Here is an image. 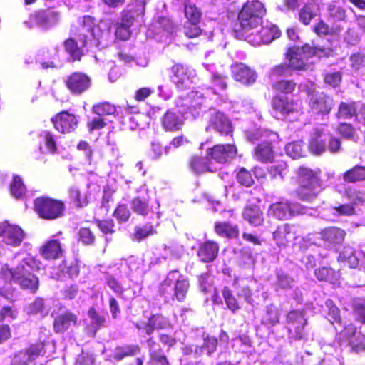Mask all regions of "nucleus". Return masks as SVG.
<instances>
[{"label": "nucleus", "instance_id": "393cba45", "mask_svg": "<svg viewBox=\"0 0 365 365\" xmlns=\"http://www.w3.org/2000/svg\"><path fill=\"white\" fill-rule=\"evenodd\" d=\"M320 5L317 0H308L298 10V20L304 26H309L319 14Z\"/></svg>", "mask_w": 365, "mask_h": 365}, {"label": "nucleus", "instance_id": "c85d7f7f", "mask_svg": "<svg viewBox=\"0 0 365 365\" xmlns=\"http://www.w3.org/2000/svg\"><path fill=\"white\" fill-rule=\"evenodd\" d=\"M210 125L222 135H228L233 131L230 120L220 111H215L211 114Z\"/></svg>", "mask_w": 365, "mask_h": 365}, {"label": "nucleus", "instance_id": "4d7b16f0", "mask_svg": "<svg viewBox=\"0 0 365 365\" xmlns=\"http://www.w3.org/2000/svg\"><path fill=\"white\" fill-rule=\"evenodd\" d=\"M63 272L71 278L76 277L80 272V266L77 259H64L60 264Z\"/></svg>", "mask_w": 365, "mask_h": 365}, {"label": "nucleus", "instance_id": "79ce46f5", "mask_svg": "<svg viewBox=\"0 0 365 365\" xmlns=\"http://www.w3.org/2000/svg\"><path fill=\"white\" fill-rule=\"evenodd\" d=\"M157 231L155 225L150 222H148L143 225H138L134 228V231L131 235L133 241L140 242L148 237L155 235Z\"/></svg>", "mask_w": 365, "mask_h": 365}, {"label": "nucleus", "instance_id": "a19ab883", "mask_svg": "<svg viewBox=\"0 0 365 365\" xmlns=\"http://www.w3.org/2000/svg\"><path fill=\"white\" fill-rule=\"evenodd\" d=\"M184 5V13L187 21L200 22L202 13L193 0H177Z\"/></svg>", "mask_w": 365, "mask_h": 365}, {"label": "nucleus", "instance_id": "4c0bfd02", "mask_svg": "<svg viewBox=\"0 0 365 365\" xmlns=\"http://www.w3.org/2000/svg\"><path fill=\"white\" fill-rule=\"evenodd\" d=\"M341 26H329L324 20H318L312 26V31L318 36H337L342 31Z\"/></svg>", "mask_w": 365, "mask_h": 365}, {"label": "nucleus", "instance_id": "f8f14e48", "mask_svg": "<svg viewBox=\"0 0 365 365\" xmlns=\"http://www.w3.org/2000/svg\"><path fill=\"white\" fill-rule=\"evenodd\" d=\"M56 130L61 134H70L75 132L79 125V117L70 110H61L51 118Z\"/></svg>", "mask_w": 365, "mask_h": 365}, {"label": "nucleus", "instance_id": "2f4dec72", "mask_svg": "<svg viewBox=\"0 0 365 365\" xmlns=\"http://www.w3.org/2000/svg\"><path fill=\"white\" fill-rule=\"evenodd\" d=\"M141 353V348L138 344H123L116 346L111 357L116 362L122 361L126 358L135 356Z\"/></svg>", "mask_w": 365, "mask_h": 365}, {"label": "nucleus", "instance_id": "de8ad7c7", "mask_svg": "<svg viewBox=\"0 0 365 365\" xmlns=\"http://www.w3.org/2000/svg\"><path fill=\"white\" fill-rule=\"evenodd\" d=\"M217 346L218 340L216 337L207 336L204 338V341L202 346H195V356L196 358L199 357L204 352H206L210 356L216 351Z\"/></svg>", "mask_w": 365, "mask_h": 365}, {"label": "nucleus", "instance_id": "20e7f679", "mask_svg": "<svg viewBox=\"0 0 365 365\" xmlns=\"http://www.w3.org/2000/svg\"><path fill=\"white\" fill-rule=\"evenodd\" d=\"M190 288L187 278L180 276L174 282L167 277L158 287V293L165 303H172L175 300L182 302L187 298Z\"/></svg>", "mask_w": 365, "mask_h": 365}, {"label": "nucleus", "instance_id": "864d4df0", "mask_svg": "<svg viewBox=\"0 0 365 365\" xmlns=\"http://www.w3.org/2000/svg\"><path fill=\"white\" fill-rule=\"evenodd\" d=\"M325 306L327 308V313L326 314L327 319L332 324H341V317L339 307L336 305L334 301L331 299H327L325 301Z\"/></svg>", "mask_w": 365, "mask_h": 365}, {"label": "nucleus", "instance_id": "72a5a7b5", "mask_svg": "<svg viewBox=\"0 0 365 365\" xmlns=\"http://www.w3.org/2000/svg\"><path fill=\"white\" fill-rule=\"evenodd\" d=\"M242 217L253 226H260L264 222L263 212L255 204L247 205L242 211Z\"/></svg>", "mask_w": 365, "mask_h": 365}, {"label": "nucleus", "instance_id": "4468645a", "mask_svg": "<svg viewBox=\"0 0 365 365\" xmlns=\"http://www.w3.org/2000/svg\"><path fill=\"white\" fill-rule=\"evenodd\" d=\"M52 327L56 334H64L73 327H77L80 320L76 314L70 309H65L61 312H53Z\"/></svg>", "mask_w": 365, "mask_h": 365}, {"label": "nucleus", "instance_id": "aec40b11", "mask_svg": "<svg viewBox=\"0 0 365 365\" xmlns=\"http://www.w3.org/2000/svg\"><path fill=\"white\" fill-rule=\"evenodd\" d=\"M297 232L294 225L284 223L273 232V239L279 247H287L297 238Z\"/></svg>", "mask_w": 365, "mask_h": 365}, {"label": "nucleus", "instance_id": "6e6552de", "mask_svg": "<svg viewBox=\"0 0 365 365\" xmlns=\"http://www.w3.org/2000/svg\"><path fill=\"white\" fill-rule=\"evenodd\" d=\"M309 97V112L315 115L324 116L329 115L334 108V99L324 91L309 90L307 91Z\"/></svg>", "mask_w": 365, "mask_h": 365}, {"label": "nucleus", "instance_id": "8fccbe9b", "mask_svg": "<svg viewBox=\"0 0 365 365\" xmlns=\"http://www.w3.org/2000/svg\"><path fill=\"white\" fill-rule=\"evenodd\" d=\"M314 276L321 282L334 284L338 280L337 272L331 267H320L314 270Z\"/></svg>", "mask_w": 365, "mask_h": 365}, {"label": "nucleus", "instance_id": "338daca9", "mask_svg": "<svg viewBox=\"0 0 365 365\" xmlns=\"http://www.w3.org/2000/svg\"><path fill=\"white\" fill-rule=\"evenodd\" d=\"M336 130L338 134L347 140H353L356 135L354 127L348 123H339Z\"/></svg>", "mask_w": 365, "mask_h": 365}, {"label": "nucleus", "instance_id": "5fc2aeb1", "mask_svg": "<svg viewBox=\"0 0 365 365\" xmlns=\"http://www.w3.org/2000/svg\"><path fill=\"white\" fill-rule=\"evenodd\" d=\"M93 222L104 235H112L116 232V225L112 218L94 219Z\"/></svg>", "mask_w": 365, "mask_h": 365}, {"label": "nucleus", "instance_id": "a878e982", "mask_svg": "<svg viewBox=\"0 0 365 365\" xmlns=\"http://www.w3.org/2000/svg\"><path fill=\"white\" fill-rule=\"evenodd\" d=\"M268 212L278 220H287L295 215L292 203L287 200L271 204Z\"/></svg>", "mask_w": 365, "mask_h": 365}, {"label": "nucleus", "instance_id": "09e8293b", "mask_svg": "<svg viewBox=\"0 0 365 365\" xmlns=\"http://www.w3.org/2000/svg\"><path fill=\"white\" fill-rule=\"evenodd\" d=\"M222 296L227 308L230 310L232 313L235 314L240 309L241 307L240 302L229 287H223L222 289Z\"/></svg>", "mask_w": 365, "mask_h": 365}, {"label": "nucleus", "instance_id": "680f3d73", "mask_svg": "<svg viewBox=\"0 0 365 365\" xmlns=\"http://www.w3.org/2000/svg\"><path fill=\"white\" fill-rule=\"evenodd\" d=\"M96 27H98L96 22V19L90 15H86L81 18L79 26L76 28H80L81 32L84 34L86 32L91 33L94 38H97L94 34V29Z\"/></svg>", "mask_w": 365, "mask_h": 365}, {"label": "nucleus", "instance_id": "3c124183", "mask_svg": "<svg viewBox=\"0 0 365 365\" xmlns=\"http://www.w3.org/2000/svg\"><path fill=\"white\" fill-rule=\"evenodd\" d=\"M68 192L71 202L74 204L77 208H83L88 204L87 197L81 192L78 187L72 186L68 189Z\"/></svg>", "mask_w": 365, "mask_h": 365}, {"label": "nucleus", "instance_id": "423d86ee", "mask_svg": "<svg viewBox=\"0 0 365 365\" xmlns=\"http://www.w3.org/2000/svg\"><path fill=\"white\" fill-rule=\"evenodd\" d=\"M308 320L303 309L290 310L286 315L285 327L292 341H307L306 326Z\"/></svg>", "mask_w": 365, "mask_h": 365}, {"label": "nucleus", "instance_id": "412c9836", "mask_svg": "<svg viewBox=\"0 0 365 365\" xmlns=\"http://www.w3.org/2000/svg\"><path fill=\"white\" fill-rule=\"evenodd\" d=\"M233 79L243 85L253 84L257 79V73L248 66L242 63H235L230 66Z\"/></svg>", "mask_w": 365, "mask_h": 365}, {"label": "nucleus", "instance_id": "0eeeda50", "mask_svg": "<svg viewBox=\"0 0 365 365\" xmlns=\"http://www.w3.org/2000/svg\"><path fill=\"white\" fill-rule=\"evenodd\" d=\"M61 13L53 6L39 9L34 11L29 16L24 24L29 29L41 27L48 29L59 23Z\"/></svg>", "mask_w": 365, "mask_h": 365}, {"label": "nucleus", "instance_id": "49530a36", "mask_svg": "<svg viewBox=\"0 0 365 365\" xmlns=\"http://www.w3.org/2000/svg\"><path fill=\"white\" fill-rule=\"evenodd\" d=\"M165 328V318L161 314H152L144 324L143 329L147 335L150 336L155 330Z\"/></svg>", "mask_w": 365, "mask_h": 365}, {"label": "nucleus", "instance_id": "37998d69", "mask_svg": "<svg viewBox=\"0 0 365 365\" xmlns=\"http://www.w3.org/2000/svg\"><path fill=\"white\" fill-rule=\"evenodd\" d=\"M9 192L16 200H21L26 197L27 188L20 175L17 174L13 175L12 180L9 184Z\"/></svg>", "mask_w": 365, "mask_h": 365}, {"label": "nucleus", "instance_id": "2eb2a0df", "mask_svg": "<svg viewBox=\"0 0 365 365\" xmlns=\"http://www.w3.org/2000/svg\"><path fill=\"white\" fill-rule=\"evenodd\" d=\"M135 16L131 11L123 10L121 12L120 21L114 24V35L115 40L128 41L132 36L131 27L135 22Z\"/></svg>", "mask_w": 365, "mask_h": 365}, {"label": "nucleus", "instance_id": "774afa93", "mask_svg": "<svg viewBox=\"0 0 365 365\" xmlns=\"http://www.w3.org/2000/svg\"><path fill=\"white\" fill-rule=\"evenodd\" d=\"M351 351L359 354L365 352V335L359 332L349 342Z\"/></svg>", "mask_w": 365, "mask_h": 365}, {"label": "nucleus", "instance_id": "f257e3e1", "mask_svg": "<svg viewBox=\"0 0 365 365\" xmlns=\"http://www.w3.org/2000/svg\"><path fill=\"white\" fill-rule=\"evenodd\" d=\"M322 173L321 168H313L305 165L295 170L293 180L297 185L295 194L299 200L310 202L318 197L324 189Z\"/></svg>", "mask_w": 365, "mask_h": 365}, {"label": "nucleus", "instance_id": "052dcab7", "mask_svg": "<svg viewBox=\"0 0 365 365\" xmlns=\"http://www.w3.org/2000/svg\"><path fill=\"white\" fill-rule=\"evenodd\" d=\"M279 322V314L278 309L274 306L269 305L266 307V312L263 316L262 323L267 326H274Z\"/></svg>", "mask_w": 365, "mask_h": 365}, {"label": "nucleus", "instance_id": "f03ea898", "mask_svg": "<svg viewBox=\"0 0 365 365\" xmlns=\"http://www.w3.org/2000/svg\"><path fill=\"white\" fill-rule=\"evenodd\" d=\"M267 9L259 0H247L238 11L237 21L232 26L234 36L237 39L245 37L250 32L262 24Z\"/></svg>", "mask_w": 365, "mask_h": 365}, {"label": "nucleus", "instance_id": "58836bf2", "mask_svg": "<svg viewBox=\"0 0 365 365\" xmlns=\"http://www.w3.org/2000/svg\"><path fill=\"white\" fill-rule=\"evenodd\" d=\"M150 201L149 197L143 195L134 197L130 202L132 210L137 215L147 216L152 210Z\"/></svg>", "mask_w": 365, "mask_h": 365}, {"label": "nucleus", "instance_id": "ddd939ff", "mask_svg": "<svg viewBox=\"0 0 365 365\" xmlns=\"http://www.w3.org/2000/svg\"><path fill=\"white\" fill-rule=\"evenodd\" d=\"M91 78L81 71H74L69 74L64 81V85L73 96H80L91 86Z\"/></svg>", "mask_w": 365, "mask_h": 365}, {"label": "nucleus", "instance_id": "6e6d98bb", "mask_svg": "<svg viewBox=\"0 0 365 365\" xmlns=\"http://www.w3.org/2000/svg\"><path fill=\"white\" fill-rule=\"evenodd\" d=\"M351 308L355 320L365 324V298L354 299Z\"/></svg>", "mask_w": 365, "mask_h": 365}, {"label": "nucleus", "instance_id": "9d476101", "mask_svg": "<svg viewBox=\"0 0 365 365\" xmlns=\"http://www.w3.org/2000/svg\"><path fill=\"white\" fill-rule=\"evenodd\" d=\"M281 31L279 27L274 24H267L257 32L245 33V40L250 44L257 46L262 44H269L274 40L279 38Z\"/></svg>", "mask_w": 365, "mask_h": 365}, {"label": "nucleus", "instance_id": "7c9ffc66", "mask_svg": "<svg viewBox=\"0 0 365 365\" xmlns=\"http://www.w3.org/2000/svg\"><path fill=\"white\" fill-rule=\"evenodd\" d=\"M321 239L329 246L341 245L345 238L344 230L336 227H329L320 232Z\"/></svg>", "mask_w": 365, "mask_h": 365}, {"label": "nucleus", "instance_id": "a18cd8bd", "mask_svg": "<svg viewBox=\"0 0 365 365\" xmlns=\"http://www.w3.org/2000/svg\"><path fill=\"white\" fill-rule=\"evenodd\" d=\"M342 178L347 183L365 181V165H354L343 173Z\"/></svg>", "mask_w": 365, "mask_h": 365}, {"label": "nucleus", "instance_id": "69168bd1", "mask_svg": "<svg viewBox=\"0 0 365 365\" xmlns=\"http://www.w3.org/2000/svg\"><path fill=\"white\" fill-rule=\"evenodd\" d=\"M200 22L186 21L183 25V32L188 38H195L199 37L202 30L199 26Z\"/></svg>", "mask_w": 365, "mask_h": 365}, {"label": "nucleus", "instance_id": "9b49d317", "mask_svg": "<svg viewBox=\"0 0 365 365\" xmlns=\"http://www.w3.org/2000/svg\"><path fill=\"white\" fill-rule=\"evenodd\" d=\"M169 81L179 91L190 89L192 83V71L190 68L184 63H174L168 70Z\"/></svg>", "mask_w": 365, "mask_h": 365}, {"label": "nucleus", "instance_id": "b1692460", "mask_svg": "<svg viewBox=\"0 0 365 365\" xmlns=\"http://www.w3.org/2000/svg\"><path fill=\"white\" fill-rule=\"evenodd\" d=\"M39 254L48 261L58 259L63 256V245L58 239H50L41 246Z\"/></svg>", "mask_w": 365, "mask_h": 365}, {"label": "nucleus", "instance_id": "c03bdc74", "mask_svg": "<svg viewBox=\"0 0 365 365\" xmlns=\"http://www.w3.org/2000/svg\"><path fill=\"white\" fill-rule=\"evenodd\" d=\"M25 310L29 315H38L45 317L48 315L49 309L42 297H36L31 302L28 304Z\"/></svg>", "mask_w": 365, "mask_h": 365}, {"label": "nucleus", "instance_id": "f3484780", "mask_svg": "<svg viewBox=\"0 0 365 365\" xmlns=\"http://www.w3.org/2000/svg\"><path fill=\"white\" fill-rule=\"evenodd\" d=\"M0 237L6 244L16 247L21 243L24 233L19 226L4 222L0 223Z\"/></svg>", "mask_w": 365, "mask_h": 365}, {"label": "nucleus", "instance_id": "13d9d810", "mask_svg": "<svg viewBox=\"0 0 365 365\" xmlns=\"http://www.w3.org/2000/svg\"><path fill=\"white\" fill-rule=\"evenodd\" d=\"M92 112L99 117L113 115L116 112V107L114 104L104 101L92 106Z\"/></svg>", "mask_w": 365, "mask_h": 365}, {"label": "nucleus", "instance_id": "7ed1b4c3", "mask_svg": "<svg viewBox=\"0 0 365 365\" xmlns=\"http://www.w3.org/2000/svg\"><path fill=\"white\" fill-rule=\"evenodd\" d=\"M34 260L24 259L15 267L7 265L1 267L0 277L6 281L17 284L22 290L36 294L39 289L40 280L32 264Z\"/></svg>", "mask_w": 365, "mask_h": 365}, {"label": "nucleus", "instance_id": "c9c22d12", "mask_svg": "<svg viewBox=\"0 0 365 365\" xmlns=\"http://www.w3.org/2000/svg\"><path fill=\"white\" fill-rule=\"evenodd\" d=\"M335 116L337 119H351L358 118V103L355 101L339 103Z\"/></svg>", "mask_w": 365, "mask_h": 365}, {"label": "nucleus", "instance_id": "39448f33", "mask_svg": "<svg viewBox=\"0 0 365 365\" xmlns=\"http://www.w3.org/2000/svg\"><path fill=\"white\" fill-rule=\"evenodd\" d=\"M33 210L39 218L53 221L64 215L66 205L61 200L43 195L34 200Z\"/></svg>", "mask_w": 365, "mask_h": 365}, {"label": "nucleus", "instance_id": "c756f323", "mask_svg": "<svg viewBox=\"0 0 365 365\" xmlns=\"http://www.w3.org/2000/svg\"><path fill=\"white\" fill-rule=\"evenodd\" d=\"M276 152L271 141H263L258 143L254 148L255 158L262 163H272Z\"/></svg>", "mask_w": 365, "mask_h": 365}, {"label": "nucleus", "instance_id": "6ab92c4d", "mask_svg": "<svg viewBox=\"0 0 365 365\" xmlns=\"http://www.w3.org/2000/svg\"><path fill=\"white\" fill-rule=\"evenodd\" d=\"M187 163L190 171L196 175L215 172V169L213 168L210 158L208 156L193 154L188 158Z\"/></svg>", "mask_w": 365, "mask_h": 365}, {"label": "nucleus", "instance_id": "dca6fc26", "mask_svg": "<svg viewBox=\"0 0 365 365\" xmlns=\"http://www.w3.org/2000/svg\"><path fill=\"white\" fill-rule=\"evenodd\" d=\"M271 107L276 113L284 117L299 111L298 103L296 101L281 94H276L272 97Z\"/></svg>", "mask_w": 365, "mask_h": 365}, {"label": "nucleus", "instance_id": "1a4fd4ad", "mask_svg": "<svg viewBox=\"0 0 365 365\" xmlns=\"http://www.w3.org/2000/svg\"><path fill=\"white\" fill-rule=\"evenodd\" d=\"M71 32L73 36L65 39L63 46L72 61H81L85 55L83 48L87 46L88 36L86 34L81 32L80 28H74Z\"/></svg>", "mask_w": 365, "mask_h": 365}, {"label": "nucleus", "instance_id": "e433bc0d", "mask_svg": "<svg viewBox=\"0 0 365 365\" xmlns=\"http://www.w3.org/2000/svg\"><path fill=\"white\" fill-rule=\"evenodd\" d=\"M25 356L26 360L33 361L40 356H43L46 352V342L44 341H37L30 344L26 348L19 351Z\"/></svg>", "mask_w": 365, "mask_h": 365}, {"label": "nucleus", "instance_id": "473e14b6", "mask_svg": "<svg viewBox=\"0 0 365 365\" xmlns=\"http://www.w3.org/2000/svg\"><path fill=\"white\" fill-rule=\"evenodd\" d=\"M296 46H292L287 48L284 57L292 71H306L309 68V65L304 61V58L298 51Z\"/></svg>", "mask_w": 365, "mask_h": 365}, {"label": "nucleus", "instance_id": "603ef678", "mask_svg": "<svg viewBox=\"0 0 365 365\" xmlns=\"http://www.w3.org/2000/svg\"><path fill=\"white\" fill-rule=\"evenodd\" d=\"M327 18L333 21H345L346 19V11L342 6L331 3L327 6Z\"/></svg>", "mask_w": 365, "mask_h": 365}, {"label": "nucleus", "instance_id": "0e129e2a", "mask_svg": "<svg viewBox=\"0 0 365 365\" xmlns=\"http://www.w3.org/2000/svg\"><path fill=\"white\" fill-rule=\"evenodd\" d=\"M78 240L85 245H93L96 241V236L91 228L83 227L78 232Z\"/></svg>", "mask_w": 365, "mask_h": 365}, {"label": "nucleus", "instance_id": "f704fd0d", "mask_svg": "<svg viewBox=\"0 0 365 365\" xmlns=\"http://www.w3.org/2000/svg\"><path fill=\"white\" fill-rule=\"evenodd\" d=\"M214 231L219 237L227 239H237L240 235L238 225L230 222H216L214 225Z\"/></svg>", "mask_w": 365, "mask_h": 365}, {"label": "nucleus", "instance_id": "bf43d9fd", "mask_svg": "<svg viewBox=\"0 0 365 365\" xmlns=\"http://www.w3.org/2000/svg\"><path fill=\"white\" fill-rule=\"evenodd\" d=\"M113 216L116 219L118 223H125L130 220L131 212L127 204L119 203L113 210Z\"/></svg>", "mask_w": 365, "mask_h": 365}, {"label": "nucleus", "instance_id": "5701e85b", "mask_svg": "<svg viewBox=\"0 0 365 365\" xmlns=\"http://www.w3.org/2000/svg\"><path fill=\"white\" fill-rule=\"evenodd\" d=\"M146 344L148 348V364L150 365H170L168 357L153 337H149L146 340Z\"/></svg>", "mask_w": 365, "mask_h": 365}, {"label": "nucleus", "instance_id": "4be33fe9", "mask_svg": "<svg viewBox=\"0 0 365 365\" xmlns=\"http://www.w3.org/2000/svg\"><path fill=\"white\" fill-rule=\"evenodd\" d=\"M220 245L218 242L207 240L198 245L197 256L200 261L203 263H212L218 257Z\"/></svg>", "mask_w": 365, "mask_h": 365}, {"label": "nucleus", "instance_id": "e2e57ef3", "mask_svg": "<svg viewBox=\"0 0 365 365\" xmlns=\"http://www.w3.org/2000/svg\"><path fill=\"white\" fill-rule=\"evenodd\" d=\"M270 75L275 78L291 76L292 75V71L289 63L282 62L271 68Z\"/></svg>", "mask_w": 365, "mask_h": 365}, {"label": "nucleus", "instance_id": "bb28decb", "mask_svg": "<svg viewBox=\"0 0 365 365\" xmlns=\"http://www.w3.org/2000/svg\"><path fill=\"white\" fill-rule=\"evenodd\" d=\"M87 314L91 319V322L85 326V333L90 336L95 337L97 331L102 327H106V319L94 307L88 308Z\"/></svg>", "mask_w": 365, "mask_h": 365}, {"label": "nucleus", "instance_id": "ea45409f", "mask_svg": "<svg viewBox=\"0 0 365 365\" xmlns=\"http://www.w3.org/2000/svg\"><path fill=\"white\" fill-rule=\"evenodd\" d=\"M272 88L277 92V94L283 96L292 95L297 90V83L294 79L281 78L271 84Z\"/></svg>", "mask_w": 365, "mask_h": 365}, {"label": "nucleus", "instance_id": "cd10ccee", "mask_svg": "<svg viewBox=\"0 0 365 365\" xmlns=\"http://www.w3.org/2000/svg\"><path fill=\"white\" fill-rule=\"evenodd\" d=\"M184 120L178 112L170 109L161 118V125L166 132H177L182 128Z\"/></svg>", "mask_w": 365, "mask_h": 365}, {"label": "nucleus", "instance_id": "a211bd4d", "mask_svg": "<svg viewBox=\"0 0 365 365\" xmlns=\"http://www.w3.org/2000/svg\"><path fill=\"white\" fill-rule=\"evenodd\" d=\"M237 154V148L232 144H217L207 150V155L218 163H225L233 159Z\"/></svg>", "mask_w": 365, "mask_h": 365}]
</instances>
